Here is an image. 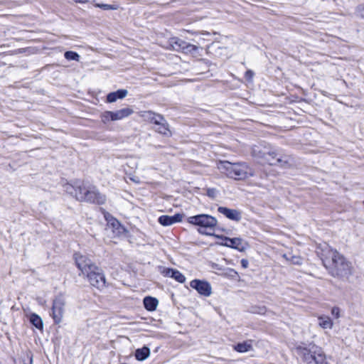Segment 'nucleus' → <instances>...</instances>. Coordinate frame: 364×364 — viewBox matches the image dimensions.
I'll return each instance as SVG.
<instances>
[{
  "mask_svg": "<svg viewBox=\"0 0 364 364\" xmlns=\"http://www.w3.org/2000/svg\"><path fill=\"white\" fill-rule=\"evenodd\" d=\"M218 211L228 219L235 221H240L242 218L241 213L235 209H230L226 207L220 206L218 208Z\"/></svg>",
  "mask_w": 364,
  "mask_h": 364,
  "instance_id": "13",
  "label": "nucleus"
},
{
  "mask_svg": "<svg viewBox=\"0 0 364 364\" xmlns=\"http://www.w3.org/2000/svg\"><path fill=\"white\" fill-rule=\"evenodd\" d=\"M69 58H70V60H75L77 62H80V55L75 53V52H73V51H70V53H69Z\"/></svg>",
  "mask_w": 364,
  "mask_h": 364,
  "instance_id": "30",
  "label": "nucleus"
},
{
  "mask_svg": "<svg viewBox=\"0 0 364 364\" xmlns=\"http://www.w3.org/2000/svg\"><path fill=\"white\" fill-rule=\"evenodd\" d=\"M183 218V215L176 214L173 216L161 215L159 218V223L164 226L171 225L176 223L181 222Z\"/></svg>",
  "mask_w": 364,
  "mask_h": 364,
  "instance_id": "14",
  "label": "nucleus"
},
{
  "mask_svg": "<svg viewBox=\"0 0 364 364\" xmlns=\"http://www.w3.org/2000/svg\"><path fill=\"white\" fill-rule=\"evenodd\" d=\"M321 258L331 275L341 279H348L353 273L351 262L336 250L326 245L321 249Z\"/></svg>",
  "mask_w": 364,
  "mask_h": 364,
  "instance_id": "1",
  "label": "nucleus"
},
{
  "mask_svg": "<svg viewBox=\"0 0 364 364\" xmlns=\"http://www.w3.org/2000/svg\"><path fill=\"white\" fill-rule=\"evenodd\" d=\"M162 274L165 277L173 278L176 281L179 283H184L186 281L185 276L181 273L178 270L171 268H164Z\"/></svg>",
  "mask_w": 364,
  "mask_h": 364,
  "instance_id": "16",
  "label": "nucleus"
},
{
  "mask_svg": "<svg viewBox=\"0 0 364 364\" xmlns=\"http://www.w3.org/2000/svg\"><path fill=\"white\" fill-rule=\"evenodd\" d=\"M318 325L323 329H331L333 326V322L331 318L327 316H320L318 317Z\"/></svg>",
  "mask_w": 364,
  "mask_h": 364,
  "instance_id": "21",
  "label": "nucleus"
},
{
  "mask_svg": "<svg viewBox=\"0 0 364 364\" xmlns=\"http://www.w3.org/2000/svg\"><path fill=\"white\" fill-rule=\"evenodd\" d=\"M241 265L243 268H247L249 265V262H248V260L246 259H242L241 260Z\"/></svg>",
  "mask_w": 364,
  "mask_h": 364,
  "instance_id": "36",
  "label": "nucleus"
},
{
  "mask_svg": "<svg viewBox=\"0 0 364 364\" xmlns=\"http://www.w3.org/2000/svg\"><path fill=\"white\" fill-rule=\"evenodd\" d=\"M198 50V46L191 44L189 43H187L183 53H186V54H193V53H195Z\"/></svg>",
  "mask_w": 364,
  "mask_h": 364,
  "instance_id": "27",
  "label": "nucleus"
},
{
  "mask_svg": "<svg viewBox=\"0 0 364 364\" xmlns=\"http://www.w3.org/2000/svg\"><path fill=\"white\" fill-rule=\"evenodd\" d=\"M158 127H156L155 129L157 132L159 134H164V135H168L170 134V131L168 129V124H167L166 121L162 116V119L159 120V124H154Z\"/></svg>",
  "mask_w": 364,
  "mask_h": 364,
  "instance_id": "23",
  "label": "nucleus"
},
{
  "mask_svg": "<svg viewBox=\"0 0 364 364\" xmlns=\"http://www.w3.org/2000/svg\"><path fill=\"white\" fill-rule=\"evenodd\" d=\"M226 274H228V276H230L231 277H235V276L237 275V272L232 269H229L228 270V272L226 273Z\"/></svg>",
  "mask_w": 364,
  "mask_h": 364,
  "instance_id": "35",
  "label": "nucleus"
},
{
  "mask_svg": "<svg viewBox=\"0 0 364 364\" xmlns=\"http://www.w3.org/2000/svg\"><path fill=\"white\" fill-rule=\"evenodd\" d=\"M253 77H254V72L251 70H248L245 72V77L246 78L247 80H248L249 82H251L253 79Z\"/></svg>",
  "mask_w": 364,
  "mask_h": 364,
  "instance_id": "32",
  "label": "nucleus"
},
{
  "mask_svg": "<svg viewBox=\"0 0 364 364\" xmlns=\"http://www.w3.org/2000/svg\"><path fill=\"white\" fill-rule=\"evenodd\" d=\"M168 43L173 50L183 52L187 42L178 37H172L169 39Z\"/></svg>",
  "mask_w": 364,
  "mask_h": 364,
  "instance_id": "17",
  "label": "nucleus"
},
{
  "mask_svg": "<svg viewBox=\"0 0 364 364\" xmlns=\"http://www.w3.org/2000/svg\"><path fill=\"white\" fill-rule=\"evenodd\" d=\"M133 112V109L129 107H126L115 112H112L113 121L121 120L130 116Z\"/></svg>",
  "mask_w": 364,
  "mask_h": 364,
  "instance_id": "18",
  "label": "nucleus"
},
{
  "mask_svg": "<svg viewBox=\"0 0 364 364\" xmlns=\"http://www.w3.org/2000/svg\"><path fill=\"white\" fill-rule=\"evenodd\" d=\"M356 14L358 16L364 18V5H360L357 7Z\"/></svg>",
  "mask_w": 364,
  "mask_h": 364,
  "instance_id": "31",
  "label": "nucleus"
},
{
  "mask_svg": "<svg viewBox=\"0 0 364 364\" xmlns=\"http://www.w3.org/2000/svg\"><path fill=\"white\" fill-rule=\"evenodd\" d=\"M223 240L228 241V247H231L237 250L240 252H244L248 247L247 242L244 241L242 238L235 237L229 238L227 237H220Z\"/></svg>",
  "mask_w": 364,
  "mask_h": 364,
  "instance_id": "11",
  "label": "nucleus"
},
{
  "mask_svg": "<svg viewBox=\"0 0 364 364\" xmlns=\"http://www.w3.org/2000/svg\"><path fill=\"white\" fill-rule=\"evenodd\" d=\"M30 322L38 329L42 330L43 323L42 318L36 314H31L29 316Z\"/></svg>",
  "mask_w": 364,
  "mask_h": 364,
  "instance_id": "25",
  "label": "nucleus"
},
{
  "mask_svg": "<svg viewBox=\"0 0 364 364\" xmlns=\"http://www.w3.org/2000/svg\"><path fill=\"white\" fill-rule=\"evenodd\" d=\"M72 188L74 191H70V193L78 200L97 204H104L106 201L105 196L100 193L95 187L85 188L80 181H75Z\"/></svg>",
  "mask_w": 364,
  "mask_h": 364,
  "instance_id": "3",
  "label": "nucleus"
},
{
  "mask_svg": "<svg viewBox=\"0 0 364 364\" xmlns=\"http://www.w3.org/2000/svg\"><path fill=\"white\" fill-rule=\"evenodd\" d=\"M75 2H80V3H83V2H86L88 0H74Z\"/></svg>",
  "mask_w": 364,
  "mask_h": 364,
  "instance_id": "38",
  "label": "nucleus"
},
{
  "mask_svg": "<svg viewBox=\"0 0 364 364\" xmlns=\"http://www.w3.org/2000/svg\"><path fill=\"white\" fill-rule=\"evenodd\" d=\"M284 257L289 261H290L291 263L294 264H301L302 263V259L301 257L297 256H291L290 257H287L286 255H284Z\"/></svg>",
  "mask_w": 364,
  "mask_h": 364,
  "instance_id": "29",
  "label": "nucleus"
},
{
  "mask_svg": "<svg viewBox=\"0 0 364 364\" xmlns=\"http://www.w3.org/2000/svg\"><path fill=\"white\" fill-rule=\"evenodd\" d=\"M139 115L145 121L154 124H159V120L162 119V115L156 114L152 111H141L139 112Z\"/></svg>",
  "mask_w": 364,
  "mask_h": 364,
  "instance_id": "15",
  "label": "nucleus"
},
{
  "mask_svg": "<svg viewBox=\"0 0 364 364\" xmlns=\"http://www.w3.org/2000/svg\"><path fill=\"white\" fill-rule=\"evenodd\" d=\"M217 168L222 173L235 180H245L254 175L252 169L245 162L220 161L217 164Z\"/></svg>",
  "mask_w": 364,
  "mask_h": 364,
  "instance_id": "2",
  "label": "nucleus"
},
{
  "mask_svg": "<svg viewBox=\"0 0 364 364\" xmlns=\"http://www.w3.org/2000/svg\"><path fill=\"white\" fill-rule=\"evenodd\" d=\"M224 241H225V242L222 243V245H224V246L228 247L229 242L228 241H225V240H224Z\"/></svg>",
  "mask_w": 364,
  "mask_h": 364,
  "instance_id": "39",
  "label": "nucleus"
},
{
  "mask_svg": "<svg viewBox=\"0 0 364 364\" xmlns=\"http://www.w3.org/2000/svg\"><path fill=\"white\" fill-rule=\"evenodd\" d=\"M216 190L215 188H209L207 191V195L209 197L214 198L215 196Z\"/></svg>",
  "mask_w": 364,
  "mask_h": 364,
  "instance_id": "34",
  "label": "nucleus"
},
{
  "mask_svg": "<svg viewBox=\"0 0 364 364\" xmlns=\"http://www.w3.org/2000/svg\"><path fill=\"white\" fill-rule=\"evenodd\" d=\"M190 286L202 296H209L212 294V287L206 281L193 279L190 282Z\"/></svg>",
  "mask_w": 364,
  "mask_h": 364,
  "instance_id": "9",
  "label": "nucleus"
},
{
  "mask_svg": "<svg viewBox=\"0 0 364 364\" xmlns=\"http://www.w3.org/2000/svg\"><path fill=\"white\" fill-rule=\"evenodd\" d=\"M296 350L306 364H330L323 349L315 344L300 345L296 346Z\"/></svg>",
  "mask_w": 364,
  "mask_h": 364,
  "instance_id": "4",
  "label": "nucleus"
},
{
  "mask_svg": "<svg viewBox=\"0 0 364 364\" xmlns=\"http://www.w3.org/2000/svg\"><path fill=\"white\" fill-rule=\"evenodd\" d=\"M127 90H118L116 92H110L107 96V101L108 102H114L117 99H123L127 95Z\"/></svg>",
  "mask_w": 364,
  "mask_h": 364,
  "instance_id": "19",
  "label": "nucleus"
},
{
  "mask_svg": "<svg viewBox=\"0 0 364 364\" xmlns=\"http://www.w3.org/2000/svg\"><path fill=\"white\" fill-rule=\"evenodd\" d=\"M68 56H69V54H68V51H65V53H64V57L68 60Z\"/></svg>",
  "mask_w": 364,
  "mask_h": 364,
  "instance_id": "37",
  "label": "nucleus"
},
{
  "mask_svg": "<svg viewBox=\"0 0 364 364\" xmlns=\"http://www.w3.org/2000/svg\"><path fill=\"white\" fill-rule=\"evenodd\" d=\"M252 154L254 156L262 159V162L267 163L271 166L284 167L287 164V161L284 160L276 150H272L267 147L261 149L259 146H255L252 150Z\"/></svg>",
  "mask_w": 364,
  "mask_h": 364,
  "instance_id": "5",
  "label": "nucleus"
},
{
  "mask_svg": "<svg viewBox=\"0 0 364 364\" xmlns=\"http://www.w3.org/2000/svg\"><path fill=\"white\" fill-rule=\"evenodd\" d=\"M65 311V303L60 298L54 300L52 308V316L55 323L61 322Z\"/></svg>",
  "mask_w": 364,
  "mask_h": 364,
  "instance_id": "10",
  "label": "nucleus"
},
{
  "mask_svg": "<svg viewBox=\"0 0 364 364\" xmlns=\"http://www.w3.org/2000/svg\"><path fill=\"white\" fill-rule=\"evenodd\" d=\"M150 355V349L144 346L135 350V358L136 360L142 361L146 360Z\"/></svg>",
  "mask_w": 364,
  "mask_h": 364,
  "instance_id": "22",
  "label": "nucleus"
},
{
  "mask_svg": "<svg viewBox=\"0 0 364 364\" xmlns=\"http://www.w3.org/2000/svg\"><path fill=\"white\" fill-rule=\"evenodd\" d=\"M143 303L144 308L146 310L153 311L156 309L159 301L156 298L151 296H146L144 299Z\"/></svg>",
  "mask_w": 364,
  "mask_h": 364,
  "instance_id": "20",
  "label": "nucleus"
},
{
  "mask_svg": "<svg viewBox=\"0 0 364 364\" xmlns=\"http://www.w3.org/2000/svg\"><path fill=\"white\" fill-rule=\"evenodd\" d=\"M188 221L192 225L199 226L198 232L200 233L208 235H211L212 233L208 230H213L217 225L216 218L205 214L189 217Z\"/></svg>",
  "mask_w": 364,
  "mask_h": 364,
  "instance_id": "6",
  "label": "nucleus"
},
{
  "mask_svg": "<svg viewBox=\"0 0 364 364\" xmlns=\"http://www.w3.org/2000/svg\"><path fill=\"white\" fill-rule=\"evenodd\" d=\"M95 6L103 10H117L118 9V6L114 4H95Z\"/></svg>",
  "mask_w": 364,
  "mask_h": 364,
  "instance_id": "28",
  "label": "nucleus"
},
{
  "mask_svg": "<svg viewBox=\"0 0 364 364\" xmlns=\"http://www.w3.org/2000/svg\"><path fill=\"white\" fill-rule=\"evenodd\" d=\"M107 220L108 225L113 229V232L117 236H120L126 233V229L120 224V223L110 215L107 214L105 215Z\"/></svg>",
  "mask_w": 364,
  "mask_h": 364,
  "instance_id": "12",
  "label": "nucleus"
},
{
  "mask_svg": "<svg viewBox=\"0 0 364 364\" xmlns=\"http://www.w3.org/2000/svg\"><path fill=\"white\" fill-rule=\"evenodd\" d=\"M32 362H33V358H31L30 363L28 364H32ZM25 364H28V363H25Z\"/></svg>",
  "mask_w": 364,
  "mask_h": 364,
  "instance_id": "40",
  "label": "nucleus"
},
{
  "mask_svg": "<svg viewBox=\"0 0 364 364\" xmlns=\"http://www.w3.org/2000/svg\"><path fill=\"white\" fill-rule=\"evenodd\" d=\"M75 264L83 275L92 269H96V265L87 256L76 253L74 255Z\"/></svg>",
  "mask_w": 364,
  "mask_h": 364,
  "instance_id": "8",
  "label": "nucleus"
},
{
  "mask_svg": "<svg viewBox=\"0 0 364 364\" xmlns=\"http://www.w3.org/2000/svg\"><path fill=\"white\" fill-rule=\"evenodd\" d=\"M340 309L338 306H334L331 309V314L336 318L340 317Z\"/></svg>",
  "mask_w": 364,
  "mask_h": 364,
  "instance_id": "33",
  "label": "nucleus"
},
{
  "mask_svg": "<svg viewBox=\"0 0 364 364\" xmlns=\"http://www.w3.org/2000/svg\"><path fill=\"white\" fill-rule=\"evenodd\" d=\"M85 276L92 287L100 290L103 289L106 287L105 274L102 270L97 266L96 267V269L90 271Z\"/></svg>",
  "mask_w": 364,
  "mask_h": 364,
  "instance_id": "7",
  "label": "nucleus"
},
{
  "mask_svg": "<svg viewBox=\"0 0 364 364\" xmlns=\"http://www.w3.org/2000/svg\"><path fill=\"white\" fill-rule=\"evenodd\" d=\"M101 120L104 124H107L110 121H113V116L112 111L104 112L101 114Z\"/></svg>",
  "mask_w": 364,
  "mask_h": 364,
  "instance_id": "26",
  "label": "nucleus"
},
{
  "mask_svg": "<svg viewBox=\"0 0 364 364\" xmlns=\"http://www.w3.org/2000/svg\"><path fill=\"white\" fill-rule=\"evenodd\" d=\"M363 205H364V200H363Z\"/></svg>",
  "mask_w": 364,
  "mask_h": 364,
  "instance_id": "41",
  "label": "nucleus"
},
{
  "mask_svg": "<svg viewBox=\"0 0 364 364\" xmlns=\"http://www.w3.org/2000/svg\"><path fill=\"white\" fill-rule=\"evenodd\" d=\"M252 348V346L250 341L237 343L234 346V349L239 353H245L250 351Z\"/></svg>",
  "mask_w": 364,
  "mask_h": 364,
  "instance_id": "24",
  "label": "nucleus"
}]
</instances>
